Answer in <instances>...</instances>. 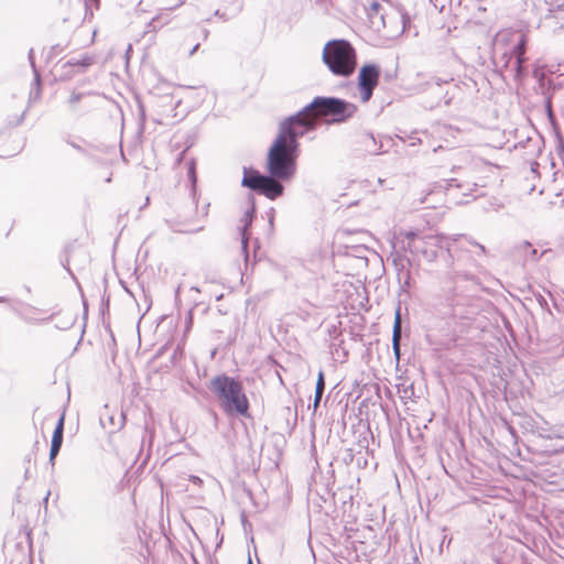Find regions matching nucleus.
<instances>
[{
	"instance_id": "nucleus-9",
	"label": "nucleus",
	"mask_w": 564,
	"mask_h": 564,
	"mask_svg": "<svg viewBox=\"0 0 564 564\" xmlns=\"http://www.w3.org/2000/svg\"><path fill=\"white\" fill-rule=\"evenodd\" d=\"M63 430H64V414L61 415L56 427L54 430L53 436H52V443H51V449H50V462L52 465L54 464V459L57 456L62 443H63Z\"/></svg>"
},
{
	"instance_id": "nucleus-6",
	"label": "nucleus",
	"mask_w": 564,
	"mask_h": 564,
	"mask_svg": "<svg viewBox=\"0 0 564 564\" xmlns=\"http://www.w3.org/2000/svg\"><path fill=\"white\" fill-rule=\"evenodd\" d=\"M280 181L270 173L262 175L257 171L249 170V189L256 191L269 199H275L283 194V185Z\"/></svg>"
},
{
	"instance_id": "nucleus-11",
	"label": "nucleus",
	"mask_w": 564,
	"mask_h": 564,
	"mask_svg": "<svg viewBox=\"0 0 564 564\" xmlns=\"http://www.w3.org/2000/svg\"><path fill=\"white\" fill-rule=\"evenodd\" d=\"M240 223L239 231L241 236V252L245 265L247 267V210L243 212V217L240 219Z\"/></svg>"
},
{
	"instance_id": "nucleus-18",
	"label": "nucleus",
	"mask_w": 564,
	"mask_h": 564,
	"mask_svg": "<svg viewBox=\"0 0 564 564\" xmlns=\"http://www.w3.org/2000/svg\"><path fill=\"white\" fill-rule=\"evenodd\" d=\"M82 97H83V95L79 93H72V95L69 96L68 102L70 105H76L82 99Z\"/></svg>"
},
{
	"instance_id": "nucleus-24",
	"label": "nucleus",
	"mask_w": 564,
	"mask_h": 564,
	"mask_svg": "<svg viewBox=\"0 0 564 564\" xmlns=\"http://www.w3.org/2000/svg\"><path fill=\"white\" fill-rule=\"evenodd\" d=\"M69 144H70L74 149H76V150H78V151H82V148H80L78 144L73 143V142H69Z\"/></svg>"
},
{
	"instance_id": "nucleus-3",
	"label": "nucleus",
	"mask_w": 564,
	"mask_h": 564,
	"mask_svg": "<svg viewBox=\"0 0 564 564\" xmlns=\"http://www.w3.org/2000/svg\"><path fill=\"white\" fill-rule=\"evenodd\" d=\"M323 61L334 74L349 76L356 66L355 50L344 40L330 41L324 47Z\"/></svg>"
},
{
	"instance_id": "nucleus-17",
	"label": "nucleus",
	"mask_w": 564,
	"mask_h": 564,
	"mask_svg": "<svg viewBox=\"0 0 564 564\" xmlns=\"http://www.w3.org/2000/svg\"><path fill=\"white\" fill-rule=\"evenodd\" d=\"M188 176H189L192 183L195 184L196 173H195V164L193 161L191 162L189 167H188Z\"/></svg>"
},
{
	"instance_id": "nucleus-12",
	"label": "nucleus",
	"mask_w": 564,
	"mask_h": 564,
	"mask_svg": "<svg viewBox=\"0 0 564 564\" xmlns=\"http://www.w3.org/2000/svg\"><path fill=\"white\" fill-rule=\"evenodd\" d=\"M324 389H325L324 372L319 371L318 376H317V381H316V389H315V397H314V409H317V406L319 405Z\"/></svg>"
},
{
	"instance_id": "nucleus-8",
	"label": "nucleus",
	"mask_w": 564,
	"mask_h": 564,
	"mask_svg": "<svg viewBox=\"0 0 564 564\" xmlns=\"http://www.w3.org/2000/svg\"><path fill=\"white\" fill-rule=\"evenodd\" d=\"M94 62V58L88 55H84L80 58H70L61 65L63 73L61 74L62 78H72L75 74L85 72V69L90 66Z\"/></svg>"
},
{
	"instance_id": "nucleus-5",
	"label": "nucleus",
	"mask_w": 564,
	"mask_h": 564,
	"mask_svg": "<svg viewBox=\"0 0 564 564\" xmlns=\"http://www.w3.org/2000/svg\"><path fill=\"white\" fill-rule=\"evenodd\" d=\"M368 15L372 24H381L388 29L391 33H400L405 30V18L402 13L391 9L390 12H386L382 6L378 2H373L369 9Z\"/></svg>"
},
{
	"instance_id": "nucleus-4",
	"label": "nucleus",
	"mask_w": 564,
	"mask_h": 564,
	"mask_svg": "<svg viewBox=\"0 0 564 564\" xmlns=\"http://www.w3.org/2000/svg\"><path fill=\"white\" fill-rule=\"evenodd\" d=\"M404 238L406 240L405 249L410 250L412 253H422L429 260H433L436 257V252L429 250L427 246L440 248L442 247L443 240L441 235H421L416 231L404 232Z\"/></svg>"
},
{
	"instance_id": "nucleus-7",
	"label": "nucleus",
	"mask_w": 564,
	"mask_h": 564,
	"mask_svg": "<svg viewBox=\"0 0 564 564\" xmlns=\"http://www.w3.org/2000/svg\"><path fill=\"white\" fill-rule=\"evenodd\" d=\"M380 76V69L378 66L365 65L360 68L358 75V90L359 97L362 102H367L370 100L372 96V91L378 85Z\"/></svg>"
},
{
	"instance_id": "nucleus-22",
	"label": "nucleus",
	"mask_w": 564,
	"mask_h": 564,
	"mask_svg": "<svg viewBox=\"0 0 564 564\" xmlns=\"http://www.w3.org/2000/svg\"><path fill=\"white\" fill-rule=\"evenodd\" d=\"M189 480L193 481L194 484H200L202 482V479L199 477H197V476H191Z\"/></svg>"
},
{
	"instance_id": "nucleus-2",
	"label": "nucleus",
	"mask_w": 564,
	"mask_h": 564,
	"mask_svg": "<svg viewBox=\"0 0 564 564\" xmlns=\"http://www.w3.org/2000/svg\"><path fill=\"white\" fill-rule=\"evenodd\" d=\"M210 390L218 397L227 414H247V397L240 382L227 376H218L212 380Z\"/></svg>"
},
{
	"instance_id": "nucleus-21",
	"label": "nucleus",
	"mask_w": 564,
	"mask_h": 564,
	"mask_svg": "<svg viewBox=\"0 0 564 564\" xmlns=\"http://www.w3.org/2000/svg\"><path fill=\"white\" fill-rule=\"evenodd\" d=\"M241 523L243 528L247 527V514L245 511L241 512Z\"/></svg>"
},
{
	"instance_id": "nucleus-14",
	"label": "nucleus",
	"mask_w": 564,
	"mask_h": 564,
	"mask_svg": "<svg viewBox=\"0 0 564 564\" xmlns=\"http://www.w3.org/2000/svg\"><path fill=\"white\" fill-rule=\"evenodd\" d=\"M524 45H525V40L524 37H521L520 42L518 43V45L514 47V55L517 56V62H518V65L521 66V64L523 63V54H524Z\"/></svg>"
},
{
	"instance_id": "nucleus-19",
	"label": "nucleus",
	"mask_w": 564,
	"mask_h": 564,
	"mask_svg": "<svg viewBox=\"0 0 564 564\" xmlns=\"http://www.w3.org/2000/svg\"><path fill=\"white\" fill-rule=\"evenodd\" d=\"M247 178H248V175H247V165H243V166H242V178H241V186H242V187H247Z\"/></svg>"
},
{
	"instance_id": "nucleus-25",
	"label": "nucleus",
	"mask_w": 564,
	"mask_h": 564,
	"mask_svg": "<svg viewBox=\"0 0 564 564\" xmlns=\"http://www.w3.org/2000/svg\"><path fill=\"white\" fill-rule=\"evenodd\" d=\"M48 497H50V492H47L46 497L44 498L45 503H47Z\"/></svg>"
},
{
	"instance_id": "nucleus-23",
	"label": "nucleus",
	"mask_w": 564,
	"mask_h": 564,
	"mask_svg": "<svg viewBox=\"0 0 564 564\" xmlns=\"http://www.w3.org/2000/svg\"><path fill=\"white\" fill-rule=\"evenodd\" d=\"M199 47V44H196L194 47H192L189 55H193Z\"/></svg>"
},
{
	"instance_id": "nucleus-20",
	"label": "nucleus",
	"mask_w": 564,
	"mask_h": 564,
	"mask_svg": "<svg viewBox=\"0 0 564 564\" xmlns=\"http://www.w3.org/2000/svg\"><path fill=\"white\" fill-rule=\"evenodd\" d=\"M202 228H203V225L200 224V221H197L196 219H194V221H193V231L200 230Z\"/></svg>"
},
{
	"instance_id": "nucleus-16",
	"label": "nucleus",
	"mask_w": 564,
	"mask_h": 564,
	"mask_svg": "<svg viewBox=\"0 0 564 564\" xmlns=\"http://www.w3.org/2000/svg\"><path fill=\"white\" fill-rule=\"evenodd\" d=\"M95 6L96 8L99 7V0H85L84 2V9H85V14L87 15L88 14V11H90V7L91 6Z\"/></svg>"
},
{
	"instance_id": "nucleus-10",
	"label": "nucleus",
	"mask_w": 564,
	"mask_h": 564,
	"mask_svg": "<svg viewBox=\"0 0 564 564\" xmlns=\"http://www.w3.org/2000/svg\"><path fill=\"white\" fill-rule=\"evenodd\" d=\"M400 339H401V316L399 310L395 313L393 323L392 345L395 357H400Z\"/></svg>"
},
{
	"instance_id": "nucleus-13",
	"label": "nucleus",
	"mask_w": 564,
	"mask_h": 564,
	"mask_svg": "<svg viewBox=\"0 0 564 564\" xmlns=\"http://www.w3.org/2000/svg\"><path fill=\"white\" fill-rule=\"evenodd\" d=\"M519 250L522 251L524 253V257L528 259V260H536V250L534 248H532V246L530 245V242L528 241H523L519 245Z\"/></svg>"
},
{
	"instance_id": "nucleus-15",
	"label": "nucleus",
	"mask_w": 564,
	"mask_h": 564,
	"mask_svg": "<svg viewBox=\"0 0 564 564\" xmlns=\"http://www.w3.org/2000/svg\"><path fill=\"white\" fill-rule=\"evenodd\" d=\"M29 61H30V64L33 68V72H34V82L36 83V85H40V74L37 73L36 68H35V63H34V58H33V50L31 48L30 52H29Z\"/></svg>"
},
{
	"instance_id": "nucleus-27",
	"label": "nucleus",
	"mask_w": 564,
	"mask_h": 564,
	"mask_svg": "<svg viewBox=\"0 0 564 564\" xmlns=\"http://www.w3.org/2000/svg\"><path fill=\"white\" fill-rule=\"evenodd\" d=\"M249 564H252L251 558L249 557Z\"/></svg>"
},
{
	"instance_id": "nucleus-1",
	"label": "nucleus",
	"mask_w": 564,
	"mask_h": 564,
	"mask_svg": "<svg viewBox=\"0 0 564 564\" xmlns=\"http://www.w3.org/2000/svg\"><path fill=\"white\" fill-rule=\"evenodd\" d=\"M355 111L356 106L352 104L336 98L316 97L302 111L284 119L268 152V172L281 181L291 180L296 173L300 147L297 139L313 130L319 118L332 117L330 121L338 122L351 117Z\"/></svg>"
},
{
	"instance_id": "nucleus-26",
	"label": "nucleus",
	"mask_w": 564,
	"mask_h": 564,
	"mask_svg": "<svg viewBox=\"0 0 564 564\" xmlns=\"http://www.w3.org/2000/svg\"><path fill=\"white\" fill-rule=\"evenodd\" d=\"M208 207H209V204H206V208H208ZM205 214H207V209H205Z\"/></svg>"
}]
</instances>
